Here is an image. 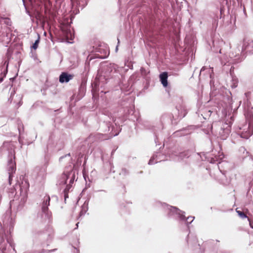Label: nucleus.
Returning a JSON list of instances; mask_svg holds the SVG:
<instances>
[{"mask_svg": "<svg viewBox=\"0 0 253 253\" xmlns=\"http://www.w3.org/2000/svg\"><path fill=\"white\" fill-rule=\"evenodd\" d=\"M205 69V67H203L201 69L200 72L201 73L202 71H203Z\"/></svg>", "mask_w": 253, "mask_h": 253, "instance_id": "38", "label": "nucleus"}, {"mask_svg": "<svg viewBox=\"0 0 253 253\" xmlns=\"http://www.w3.org/2000/svg\"><path fill=\"white\" fill-rule=\"evenodd\" d=\"M232 68V67H231L230 70L231 71V69Z\"/></svg>", "mask_w": 253, "mask_h": 253, "instance_id": "49", "label": "nucleus"}, {"mask_svg": "<svg viewBox=\"0 0 253 253\" xmlns=\"http://www.w3.org/2000/svg\"><path fill=\"white\" fill-rule=\"evenodd\" d=\"M15 158V154L14 152H12V151L9 152L6 169L9 175L8 182L10 185L11 184V181L12 180V177H13V174L15 173L16 169Z\"/></svg>", "mask_w": 253, "mask_h": 253, "instance_id": "4", "label": "nucleus"}, {"mask_svg": "<svg viewBox=\"0 0 253 253\" xmlns=\"http://www.w3.org/2000/svg\"><path fill=\"white\" fill-rule=\"evenodd\" d=\"M75 171L70 170L69 171L64 172L59 177L57 184L62 188L66 185L63 190L64 200L68 198V192L72 187L75 179Z\"/></svg>", "mask_w": 253, "mask_h": 253, "instance_id": "3", "label": "nucleus"}, {"mask_svg": "<svg viewBox=\"0 0 253 253\" xmlns=\"http://www.w3.org/2000/svg\"><path fill=\"white\" fill-rule=\"evenodd\" d=\"M242 49L253 54V40L249 39H244Z\"/></svg>", "mask_w": 253, "mask_h": 253, "instance_id": "9", "label": "nucleus"}, {"mask_svg": "<svg viewBox=\"0 0 253 253\" xmlns=\"http://www.w3.org/2000/svg\"><path fill=\"white\" fill-rule=\"evenodd\" d=\"M160 81L164 87L167 86L168 84V74L166 72H163L160 75Z\"/></svg>", "mask_w": 253, "mask_h": 253, "instance_id": "15", "label": "nucleus"}, {"mask_svg": "<svg viewBox=\"0 0 253 253\" xmlns=\"http://www.w3.org/2000/svg\"><path fill=\"white\" fill-rule=\"evenodd\" d=\"M64 31V34H65L66 37L67 38H70L71 40H72L73 37H74L72 35V32H71L70 29L68 28V27L67 28L66 30H63Z\"/></svg>", "mask_w": 253, "mask_h": 253, "instance_id": "19", "label": "nucleus"}, {"mask_svg": "<svg viewBox=\"0 0 253 253\" xmlns=\"http://www.w3.org/2000/svg\"><path fill=\"white\" fill-rule=\"evenodd\" d=\"M233 121V117H230V120H227L225 122H218L213 123L210 126L209 130L206 132L207 134L211 133L221 140H225L229 136L231 132V126Z\"/></svg>", "mask_w": 253, "mask_h": 253, "instance_id": "1", "label": "nucleus"}, {"mask_svg": "<svg viewBox=\"0 0 253 253\" xmlns=\"http://www.w3.org/2000/svg\"><path fill=\"white\" fill-rule=\"evenodd\" d=\"M253 133V124L252 123H246L240 127L237 131L238 135L241 138L248 139Z\"/></svg>", "mask_w": 253, "mask_h": 253, "instance_id": "6", "label": "nucleus"}, {"mask_svg": "<svg viewBox=\"0 0 253 253\" xmlns=\"http://www.w3.org/2000/svg\"><path fill=\"white\" fill-rule=\"evenodd\" d=\"M227 164L226 163L224 162L218 163V169H219V170L220 171V172H222L224 174H225V172L226 171V170H225L224 169H222L223 168V166L225 165H227Z\"/></svg>", "mask_w": 253, "mask_h": 253, "instance_id": "20", "label": "nucleus"}, {"mask_svg": "<svg viewBox=\"0 0 253 253\" xmlns=\"http://www.w3.org/2000/svg\"><path fill=\"white\" fill-rule=\"evenodd\" d=\"M38 39L35 41V42L33 43V44L32 45V48L34 49H36L38 48L39 43L40 42V37L39 35H38Z\"/></svg>", "mask_w": 253, "mask_h": 253, "instance_id": "22", "label": "nucleus"}, {"mask_svg": "<svg viewBox=\"0 0 253 253\" xmlns=\"http://www.w3.org/2000/svg\"><path fill=\"white\" fill-rule=\"evenodd\" d=\"M221 63L222 64H223V65L224 66H226V63L225 62H224L222 60H221Z\"/></svg>", "mask_w": 253, "mask_h": 253, "instance_id": "35", "label": "nucleus"}, {"mask_svg": "<svg viewBox=\"0 0 253 253\" xmlns=\"http://www.w3.org/2000/svg\"><path fill=\"white\" fill-rule=\"evenodd\" d=\"M48 166V163L45 162L41 167H37L35 169V171L37 172L38 177L41 178H44L46 174V169Z\"/></svg>", "mask_w": 253, "mask_h": 253, "instance_id": "8", "label": "nucleus"}, {"mask_svg": "<svg viewBox=\"0 0 253 253\" xmlns=\"http://www.w3.org/2000/svg\"><path fill=\"white\" fill-rule=\"evenodd\" d=\"M75 248V249H76V251H77V253H79V250H78V249H77V248Z\"/></svg>", "mask_w": 253, "mask_h": 253, "instance_id": "40", "label": "nucleus"}, {"mask_svg": "<svg viewBox=\"0 0 253 253\" xmlns=\"http://www.w3.org/2000/svg\"><path fill=\"white\" fill-rule=\"evenodd\" d=\"M174 134L176 136L184 135V133H182L181 131H177L174 132Z\"/></svg>", "mask_w": 253, "mask_h": 253, "instance_id": "28", "label": "nucleus"}, {"mask_svg": "<svg viewBox=\"0 0 253 253\" xmlns=\"http://www.w3.org/2000/svg\"><path fill=\"white\" fill-rule=\"evenodd\" d=\"M127 67H128L129 68L131 69H132V68H133V66H132V64H130V65L129 64V65H127Z\"/></svg>", "mask_w": 253, "mask_h": 253, "instance_id": "34", "label": "nucleus"}, {"mask_svg": "<svg viewBox=\"0 0 253 253\" xmlns=\"http://www.w3.org/2000/svg\"><path fill=\"white\" fill-rule=\"evenodd\" d=\"M73 78V76L67 73V72H62L59 76V81L61 83H68Z\"/></svg>", "mask_w": 253, "mask_h": 253, "instance_id": "14", "label": "nucleus"}, {"mask_svg": "<svg viewBox=\"0 0 253 253\" xmlns=\"http://www.w3.org/2000/svg\"><path fill=\"white\" fill-rule=\"evenodd\" d=\"M140 71L142 74H144L146 72L145 69L143 67L141 68Z\"/></svg>", "mask_w": 253, "mask_h": 253, "instance_id": "32", "label": "nucleus"}, {"mask_svg": "<svg viewBox=\"0 0 253 253\" xmlns=\"http://www.w3.org/2000/svg\"><path fill=\"white\" fill-rule=\"evenodd\" d=\"M214 160H213V161H212V160H211V163H214Z\"/></svg>", "mask_w": 253, "mask_h": 253, "instance_id": "43", "label": "nucleus"}, {"mask_svg": "<svg viewBox=\"0 0 253 253\" xmlns=\"http://www.w3.org/2000/svg\"><path fill=\"white\" fill-rule=\"evenodd\" d=\"M87 208L85 207H82V210L80 211V217L84 215L87 211Z\"/></svg>", "mask_w": 253, "mask_h": 253, "instance_id": "27", "label": "nucleus"}, {"mask_svg": "<svg viewBox=\"0 0 253 253\" xmlns=\"http://www.w3.org/2000/svg\"><path fill=\"white\" fill-rule=\"evenodd\" d=\"M22 1L23 2L24 4H25V0H22Z\"/></svg>", "mask_w": 253, "mask_h": 253, "instance_id": "47", "label": "nucleus"}, {"mask_svg": "<svg viewBox=\"0 0 253 253\" xmlns=\"http://www.w3.org/2000/svg\"><path fill=\"white\" fill-rule=\"evenodd\" d=\"M129 173L128 170L126 169V168H123L122 169L121 171L120 172V175H122L123 176H126Z\"/></svg>", "mask_w": 253, "mask_h": 253, "instance_id": "25", "label": "nucleus"}, {"mask_svg": "<svg viewBox=\"0 0 253 253\" xmlns=\"http://www.w3.org/2000/svg\"><path fill=\"white\" fill-rule=\"evenodd\" d=\"M189 155V151H184L178 153L175 152L171 154V158L175 160L180 161L185 158H188Z\"/></svg>", "mask_w": 253, "mask_h": 253, "instance_id": "10", "label": "nucleus"}, {"mask_svg": "<svg viewBox=\"0 0 253 253\" xmlns=\"http://www.w3.org/2000/svg\"><path fill=\"white\" fill-rule=\"evenodd\" d=\"M25 184H26V188H28L29 185L26 181H25Z\"/></svg>", "mask_w": 253, "mask_h": 253, "instance_id": "39", "label": "nucleus"}, {"mask_svg": "<svg viewBox=\"0 0 253 253\" xmlns=\"http://www.w3.org/2000/svg\"><path fill=\"white\" fill-rule=\"evenodd\" d=\"M102 68H103L102 70L105 71L103 75L104 77L103 78L101 75L99 78H98V81H97L96 83V85L98 87L100 86L101 87H102L103 84L102 83L103 82L102 80L103 79H105V81L106 82V77L109 78L110 76H111V73H114L116 72L115 65L114 64H110L109 65H104Z\"/></svg>", "mask_w": 253, "mask_h": 253, "instance_id": "5", "label": "nucleus"}, {"mask_svg": "<svg viewBox=\"0 0 253 253\" xmlns=\"http://www.w3.org/2000/svg\"><path fill=\"white\" fill-rule=\"evenodd\" d=\"M219 53H222V51H221V49H220V50H219Z\"/></svg>", "mask_w": 253, "mask_h": 253, "instance_id": "46", "label": "nucleus"}, {"mask_svg": "<svg viewBox=\"0 0 253 253\" xmlns=\"http://www.w3.org/2000/svg\"><path fill=\"white\" fill-rule=\"evenodd\" d=\"M164 156L161 154L160 152H156L150 158L148 164L150 165L160 162L164 160L163 159Z\"/></svg>", "mask_w": 253, "mask_h": 253, "instance_id": "11", "label": "nucleus"}, {"mask_svg": "<svg viewBox=\"0 0 253 253\" xmlns=\"http://www.w3.org/2000/svg\"><path fill=\"white\" fill-rule=\"evenodd\" d=\"M227 102L229 104H231L232 103V99L230 97H227Z\"/></svg>", "mask_w": 253, "mask_h": 253, "instance_id": "30", "label": "nucleus"}, {"mask_svg": "<svg viewBox=\"0 0 253 253\" xmlns=\"http://www.w3.org/2000/svg\"><path fill=\"white\" fill-rule=\"evenodd\" d=\"M118 43H119L120 41L118 39Z\"/></svg>", "mask_w": 253, "mask_h": 253, "instance_id": "48", "label": "nucleus"}, {"mask_svg": "<svg viewBox=\"0 0 253 253\" xmlns=\"http://www.w3.org/2000/svg\"><path fill=\"white\" fill-rule=\"evenodd\" d=\"M119 134V132L118 133H116V134H113V136H117Z\"/></svg>", "mask_w": 253, "mask_h": 253, "instance_id": "41", "label": "nucleus"}, {"mask_svg": "<svg viewBox=\"0 0 253 253\" xmlns=\"http://www.w3.org/2000/svg\"><path fill=\"white\" fill-rule=\"evenodd\" d=\"M238 85V79L236 77L232 78V84L231 85L232 88H236Z\"/></svg>", "mask_w": 253, "mask_h": 253, "instance_id": "21", "label": "nucleus"}, {"mask_svg": "<svg viewBox=\"0 0 253 253\" xmlns=\"http://www.w3.org/2000/svg\"><path fill=\"white\" fill-rule=\"evenodd\" d=\"M118 45H117L116 46V51H117L118 50Z\"/></svg>", "mask_w": 253, "mask_h": 253, "instance_id": "44", "label": "nucleus"}, {"mask_svg": "<svg viewBox=\"0 0 253 253\" xmlns=\"http://www.w3.org/2000/svg\"><path fill=\"white\" fill-rule=\"evenodd\" d=\"M154 133H155V143H157V141L158 139V135L156 132H155Z\"/></svg>", "mask_w": 253, "mask_h": 253, "instance_id": "31", "label": "nucleus"}, {"mask_svg": "<svg viewBox=\"0 0 253 253\" xmlns=\"http://www.w3.org/2000/svg\"><path fill=\"white\" fill-rule=\"evenodd\" d=\"M70 157V154L69 153L66 155H65L64 156H62L60 158H59V161H62V160L65 157Z\"/></svg>", "mask_w": 253, "mask_h": 253, "instance_id": "29", "label": "nucleus"}, {"mask_svg": "<svg viewBox=\"0 0 253 253\" xmlns=\"http://www.w3.org/2000/svg\"><path fill=\"white\" fill-rule=\"evenodd\" d=\"M188 238H189V235L187 236V242L188 243L189 242V241H188Z\"/></svg>", "mask_w": 253, "mask_h": 253, "instance_id": "42", "label": "nucleus"}, {"mask_svg": "<svg viewBox=\"0 0 253 253\" xmlns=\"http://www.w3.org/2000/svg\"><path fill=\"white\" fill-rule=\"evenodd\" d=\"M8 65V61H5L4 63V66H5V68L4 69L3 71L2 72V70L3 68H4V67H2L1 68V74L3 73V76L1 75V77H0V83L3 81L4 77H5L6 76V75L7 73Z\"/></svg>", "mask_w": 253, "mask_h": 253, "instance_id": "16", "label": "nucleus"}, {"mask_svg": "<svg viewBox=\"0 0 253 253\" xmlns=\"http://www.w3.org/2000/svg\"><path fill=\"white\" fill-rule=\"evenodd\" d=\"M78 224H79V222H78V223H77L76 224V226H77V227H76V228H78Z\"/></svg>", "mask_w": 253, "mask_h": 253, "instance_id": "45", "label": "nucleus"}, {"mask_svg": "<svg viewBox=\"0 0 253 253\" xmlns=\"http://www.w3.org/2000/svg\"><path fill=\"white\" fill-rule=\"evenodd\" d=\"M156 207L162 208L167 213V215L169 218H178L180 221H184L188 226L194 219V216H189L186 218L184 211H180L175 207L170 206L166 203L157 201L155 203Z\"/></svg>", "mask_w": 253, "mask_h": 253, "instance_id": "2", "label": "nucleus"}, {"mask_svg": "<svg viewBox=\"0 0 253 253\" xmlns=\"http://www.w3.org/2000/svg\"><path fill=\"white\" fill-rule=\"evenodd\" d=\"M5 250H6L5 247H2V248L1 250H2V253H3V252H4V251H5Z\"/></svg>", "mask_w": 253, "mask_h": 253, "instance_id": "37", "label": "nucleus"}, {"mask_svg": "<svg viewBox=\"0 0 253 253\" xmlns=\"http://www.w3.org/2000/svg\"><path fill=\"white\" fill-rule=\"evenodd\" d=\"M236 212L242 218H248V216L242 211H238L236 210Z\"/></svg>", "mask_w": 253, "mask_h": 253, "instance_id": "24", "label": "nucleus"}, {"mask_svg": "<svg viewBox=\"0 0 253 253\" xmlns=\"http://www.w3.org/2000/svg\"><path fill=\"white\" fill-rule=\"evenodd\" d=\"M27 195L25 191L24 192H21L20 196L19 197V203L17 206V210L21 211L24 206L25 203L27 201Z\"/></svg>", "mask_w": 253, "mask_h": 253, "instance_id": "13", "label": "nucleus"}, {"mask_svg": "<svg viewBox=\"0 0 253 253\" xmlns=\"http://www.w3.org/2000/svg\"><path fill=\"white\" fill-rule=\"evenodd\" d=\"M73 6L83 9L88 3V0H71ZM79 11V9H78Z\"/></svg>", "mask_w": 253, "mask_h": 253, "instance_id": "12", "label": "nucleus"}, {"mask_svg": "<svg viewBox=\"0 0 253 253\" xmlns=\"http://www.w3.org/2000/svg\"><path fill=\"white\" fill-rule=\"evenodd\" d=\"M97 192H104V193H106V191L105 190H98Z\"/></svg>", "mask_w": 253, "mask_h": 253, "instance_id": "36", "label": "nucleus"}, {"mask_svg": "<svg viewBox=\"0 0 253 253\" xmlns=\"http://www.w3.org/2000/svg\"><path fill=\"white\" fill-rule=\"evenodd\" d=\"M194 157L197 160L206 161L207 159V157L204 153H196L194 155Z\"/></svg>", "mask_w": 253, "mask_h": 253, "instance_id": "18", "label": "nucleus"}, {"mask_svg": "<svg viewBox=\"0 0 253 253\" xmlns=\"http://www.w3.org/2000/svg\"><path fill=\"white\" fill-rule=\"evenodd\" d=\"M42 200L41 207L42 217L45 219L50 220L51 217V212L48 210V206H49L50 201V197L48 195L45 196Z\"/></svg>", "mask_w": 253, "mask_h": 253, "instance_id": "7", "label": "nucleus"}, {"mask_svg": "<svg viewBox=\"0 0 253 253\" xmlns=\"http://www.w3.org/2000/svg\"><path fill=\"white\" fill-rule=\"evenodd\" d=\"M248 220H249V221H250V219H249V218H248ZM250 226L251 228H252V229L253 228V223H251V222H250Z\"/></svg>", "mask_w": 253, "mask_h": 253, "instance_id": "33", "label": "nucleus"}, {"mask_svg": "<svg viewBox=\"0 0 253 253\" xmlns=\"http://www.w3.org/2000/svg\"><path fill=\"white\" fill-rule=\"evenodd\" d=\"M209 112H210L211 114V111H209Z\"/></svg>", "mask_w": 253, "mask_h": 253, "instance_id": "50", "label": "nucleus"}, {"mask_svg": "<svg viewBox=\"0 0 253 253\" xmlns=\"http://www.w3.org/2000/svg\"><path fill=\"white\" fill-rule=\"evenodd\" d=\"M176 108L179 112L178 113H179V116L181 118H183L186 115L184 106H181V105H179V106L177 105L176 106Z\"/></svg>", "mask_w": 253, "mask_h": 253, "instance_id": "17", "label": "nucleus"}, {"mask_svg": "<svg viewBox=\"0 0 253 253\" xmlns=\"http://www.w3.org/2000/svg\"><path fill=\"white\" fill-rule=\"evenodd\" d=\"M242 60H240L239 58H236V59H233L232 61H229L227 62V63H229V64L227 65L228 66L230 64H231V63H238L239 62H240Z\"/></svg>", "mask_w": 253, "mask_h": 253, "instance_id": "26", "label": "nucleus"}, {"mask_svg": "<svg viewBox=\"0 0 253 253\" xmlns=\"http://www.w3.org/2000/svg\"><path fill=\"white\" fill-rule=\"evenodd\" d=\"M170 119V116L168 114H164L162 116L161 120L162 122H165V120L169 121Z\"/></svg>", "mask_w": 253, "mask_h": 253, "instance_id": "23", "label": "nucleus"}]
</instances>
